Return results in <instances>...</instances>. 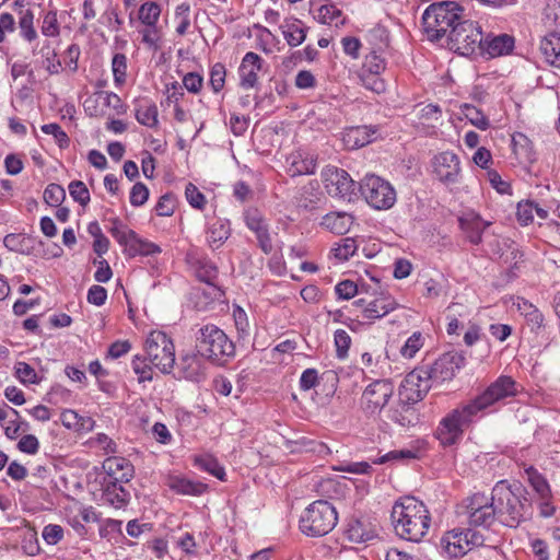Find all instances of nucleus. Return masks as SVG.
Returning a JSON list of instances; mask_svg holds the SVG:
<instances>
[{
	"instance_id": "obj_11",
	"label": "nucleus",
	"mask_w": 560,
	"mask_h": 560,
	"mask_svg": "<svg viewBox=\"0 0 560 560\" xmlns=\"http://www.w3.org/2000/svg\"><path fill=\"white\" fill-rule=\"evenodd\" d=\"M516 394L517 385L515 381L510 376L502 375L491 383L481 395L470 401L469 405L478 413L495 402L513 397Z\"/></svg>"
},
{
	"instance_id": "obj_31",
	"label": "nucleus",
	"mask_w": 560,
	"mask_h": 560,
	"mask_svg": "<svg viewBox=\"0 0 560 560\" xmlns=\"http://www.w3.org/2000/svg\"><path fill=\"white\" fill-rule=\"evenodd\" d=\"M167 486L180 494L199 495L207 490V485L194 482L178 476H171L167 480Z\"/></svg>"
},
{
	"instance_id": "obj_27",
	"label": "nucleus",
	"mask_w": 560,
	"mask_h": 560,
	"mask_svg": "<svg viewBox=\"0 0 560 560\" xmlns=\"http://www.w3.org/2000/svg\"><path fill=\"white\" fill-rule=\"evenodd\" d=\"M540 51L546 61L560 69V34L550 33L540 40Z\"/></svg>"
},
{
	"instance_id": "obj_15",
	"label": "nucleus",
	"mask_w": 560,
	"mask_h": 560,
	"mask_svg": "<svg viewBox=\"0 0 560 560\" xmlns=\"http://www.w3.org/2000/svg\"><path fill=\"white\" fill-rule=\"evenodd\" d=\"M323 179L327 192L332 197L350 201L357 196L355 182L345 170L327 167L323 172Z\"/></svg>"
},
{
	"instance_id": "obj_6",
	"label": "nucleus",
	"mask_w": 560,
	"mask_h": 560,
	"mask_svg": "<svg viewBox=\"0 0 560 560\" xmlns=\"http://www.w3.org/2000/svg\"><path fill=\"white\" fill-rule=\"evenodd\" d=\"M476 415L469 404L452 410L440 421L435 431L436 439L443 446L456 444L462 439L464 427L467 425Z\"/></svg>"
},
{
	"instance_id": "obj_58",
	"label": "nucleus",
	"mask_w": 560,
	"mask_h": 560,
	"mask_svg": "<svg viewBox=\"0 0 560 560\" xmlns=\"http://www.w3.org/2000/svg\"><path fill=\"white\" fill-rule=\"evenodd\" d=\"M185 196L189 205L196 209H202L206 203L205 196L191 183L186 186Z\"/></svg>"
},
{
	"instance_id": "obj_14",
	"label": "nucleus",
	"mask_w": 560,
	"mask_h": 560,
	"mask_svg": "<svg viewBox=\"0 0 560 560\" xmlns=\"http://www.w3.org/2000/svg\"><path fill=\"white\" fill-rule=\"evenodd\" d=\"M394 394V385L387 380L371 383L361 397V406L365 413L376 415L387 405Z\"/></svg>"
},
{
	"instance_id": "obj_17",
	"label": "nucleus",
	"mask_w": 560,
	"mask_h": 560,
	"mask_svg": "<svg viewBox=\"0 0 560 560\" xmlns=\"http://www.w3.org/2000/svg\"><path fill=\"white\" fill-rule=\"evenodd\" d=\"M361 311L362 317L365 319H380L398 307L396 300L386 294H380L371 301L359 299L352 304Z\"/></svg>"
},
{
	"instance_id": "obj_8",
	"label": "nucleus",
	"mask_w": 560,
	"mask_h": 560,
	"mask_svg": "<svg viewBox=\"0 0 560 560\" xmlns=\"http://www.w3.org/2000/svg\"><path fill=\"white\" fill-rule=\"evenodd\" d=\"M483 536L470 528L465 530L453 529L446 532L441 538V549L450 558H459L483 544Z\"/></svg>"
},
{
	"instance_id": "obj_29",
	"label": "nucleus",
	"mask_w": 560,
	"mask_h": 560,
	"mask_svg": "<svg viewBox=\"0 0 560 560\" xmlns=\"http://www.w3.org/2000/svg\"><path fill=\"white\" fill-rule=\"evenodd\" d=\"M179 372L186 380L199 382L203 376V365L196 354H186L180 358Z\"/></svg>"
},
{
	"instance_id": "obj_53",
	"label": "nucleus",
	"mask_w": 560,
	"mask_h": 560,
	"mask_svg": "<svg viewBox=\"0 0 560 560\" xmlns=\"http://www.w3.org/2000/svg\"><path fill=\"white\" fill-rule=\"evenodd\" d=\"M109 231L112 235L116 238V241L125 247L133 233L132 230L128 229L117 219L113 220V226Z\"/></svg>"
},
{
	"instance_id": "obj_63",
	"label": "nucleus",
	"mask_w": 560,
	"mask_h": 560,
	"mask_svg": "<svg viewBox=\"0 0 560 560\" xmlns=\"http://www.w3.org/2000/svg\"><path fill=\"white\" fill-rule=\"evenodd\" d=\"M335 291L340 299L350 300L358 293V287L351 280H343L336 285Z\"/></svg>"
},
{
	"instance_id": "obj_1",
	"label": "nucleus",
	"mask_w": 560,
	"mask_h": 560,
	"mask_svg": "<svg viewBox=\"0 0 560 560\" xmlns=\"http://www.w3.org/2000/svg\"><path fill=\"white\" fill-rule=\"evenodd\" d=\"M392 521L400 538L420 541L429 530L431 517L423 502L413 497H404L394 504Z\"/></svg>"
},
{
	"instance_id": "obj_61",
	"label": "nucleus",
	"mask_w": 560,
	"mask_h": 560,
	"mask_svg": "<svg viewBox=\"0 0 560 560\" xmlns=\"http://www.w3.org/2000/svg\"><path fill=\"white\" fill-rule=\"evenodd\" d=\"M141 35H142V43L147 45L148 48L152 49V50H158L159 48V40H160V35H159V32L154 26H147L145 28H143L142 31H140Z\"/></svg>"
},
{
	"instance_id": "obj_12",
	"label": "nucleus",
	"mask_w": 560,
	"mask_h": 560,
	"mask_svg": "<svg viewBox=\"0 0 560 560\" xmlns=\"http://www.w3.org/2000/svg\"><path fill=\"white\" fill-rule=\"evenodd\" d=\"M432 381V374L427 368L416 369L406 375L399 395L408 404L418 402L430 390Z\"/></svg>"
},
{
	"instance_id": "obj_4",
	"label": "nucleus",
	"mask_w": 560,
	"mask_h": 560,
	"mask_svg": "<svg viewBox=\"0 0 560 560\" xmlns=\"http://www.w3.org/2000/svg\"><path fill=\"white\" fill-rule=\"evenodd\" d=\"M335 508L325 500H317L308 505L300 518V529L307 536H324L337 524Z\"/></svg>"
},
{
	"instance_id": "obj_24",
	"label": "nucleus",
	"mask_w": 560,
	"mask_h": 560,
	"mask_svg": "<svg viewBox=\"0 0 560 560\" xmlns=\"http://www.w3.org/2000/svg\"><path fill=\"white\" fill-rule=\"evenodd\" d=\"M353 224V217L347 212H330L323 217L320 225L335 234H346Z\"/></svg>"
},
{
	"instance_id": "obj_45",
	"label": "nucleus",
	"mask_w": 560,
	"mask_h": 560,
	"mask_svg": "<svg viewBox=\"0 0 560 560\" xmlns=\"http://www.w3.org/2000/svg\"><path fill=\"white\" fill-rule=\"evenodd\" d=\"M334 341L336 346L337 357L339 359L347 358L351 345L350 335L343 329H338L335 331Z\"/></svg>"
},
{
	"instance_id": "obj_13",
	"label": "nucleus",
	"mask_w": 560,
	"mask_h": 560,
	"mask_svg": "<svg viewBox=\"0 0 560 560\" xmlns=\"http://www.w3.org/2000/svg\"><path fill=\"white\" fill-rule=\"evenodd\" d=\"M466 516L470 526H491L497 516L490 497L485 493H475L467 499L465 505Z\"/></svg>"
},
{
	"instance_id": "obj_41",
	"label": "nucleus",
	"mask_w": 560,
	"mask_h": 560,
	"mask_svg": "<svg viewBox=\"0 0 560 560\" xmlns=\"http://www.w3.org/2000/svg\"><path fill=\"white\" fill-rule=\"evenodd\" d=\"M423 347V337L419 331L413 332L400 349L404 358L411 359Z\"/></svg>"
},
{
	"instance_id": "obj_5",
	"label": "nucleus",
	"mask_w": 560,
	"mask_h": 560,
	"mask_svg": "<svg viewBox=\"0 0 560 560\" xmlns=\"http://www.w3.org/2000/svg\"><path fill=\"white\" fill-rule=\"evenodd\" d=\"M199 332L196 345L199 355L212 362H219L223 358L234 354L233 342L217 326L207 325Z\"/></svg>"
},
{
	"instance_id": "obj_37",
	"label": "nucleus",
	"mask_w": 560,
	"mask_h": 560,
	"mask_svg": "<svg viewBox=\"0 0 560 560\" xmlns=\"http://www.w3.org/2000/svg\"><path fill=\"white\" fill-rule=\"evenodd\" d=\"M137 120L147 127L154 128L158 126V108L154 104L140 105L136 109Z\"/></svg>"
},
{
	"instance_id": "obj_35",
	"label": "nucleus",
	"mask_w": 560,
	"mask_h": 560,
	"mask_svg": "<svg viewBox=\"0 0 560 560\" xmlns=\"http://www.w3.org/2000/svg\"><path fill=\"white\" fill-rule=\"evenodd\" d=\"M460 223L462 228L466 231L469 241L474 244L481 242L482 232L490 224L479 217L474 218L471 221L462 220Z\"/></svg>"
},
{
	"instance_id": "obj_9",
	"label": "nucleus",
	"mask_w": 560,
	"mask_h": 560,
	"mask_svg": "<svg viewBox=\"0 0 560 560\" xmlns=\"http://www.w3.org/2000/svg\"><path fill=\"white\" fill-rule=\"evenodd\" d=\"M452 48L460 55L468 56L477 48L482 47V32L477 23L465 20L459 21L447 37Z\"/></svg>"
},
{
	"instance_id": "obj_38",
	"label": "nucleus",
	"mask_w": 560,
	"mask_h": 560,
	"mask_svg": "<svg viewBox=\"0 0 560 560\" xmlns=\"http://www.w3.org/2000/svg\"><path fill=\"white\" fill-rule=\"evenodd\" d=\"M195 463L200 469L213 475L218 479H220V480L224 479V476H225L224 468L222 466H220V464L218 463V460L214 457H212L210 455H203L200 457H196Z\"/></svg>"
},
{
	"instance_id": "obj_28",
	"label": "nucleus",
	"mask_w": 560,
	"mask_h": 560,
	"mask_svg": "<svg viewBox=\"0 0 560 560\" xmlns=\"http://www.w3.org/2000/svg\"><path fill=\"white\" fill-rule=\"evenodd\" d=\"M280 30L288 45L291 47L300 46L306 38V28L302 22L296 19L285 20Z\"/></svg>"
},
{
	"instance_id": "obj_62",
	"label": "nucleus",
	"mask_w": 560,
	"mask_h": 560,
	"mask_svg": "<svg viewBox=\"0 0 560 560\" xmlns=\"http://www.w3.org/2000/svg\"><path fill=\"white\" fill-rule=\"evenodd\" d=\"M42 536L47 544L56 545L63 537V529L59 525L49 524L44 527Z\"/></svg>"
},
{
	"instance_id": "obj_51",
	"label": "nucleus",
	"mask_w": 560,
	"mask_h": 560,
	"mask_svg": "<svg viewBox=\"0 0 560 560\" xmlns=\"http://www.w3.org/2000/svg\"><path fill=\"white\" fill-rule=\"evenodd\" d=\"M226 70L222 63H215L210 71V84L212 90L218 93L220 92L225 83Z\"/></svg>"
},
{
	"instance_id": "obj_43",
	"label": "nucleus",
	"mask_w": 560,
	"mask_h": 560,
	"mask_svg": "<svg viewBox=\"0 0 560 560\" xmlns=\"http://www.w3.org/2000/svg\"><path fill=\"white\" fill-rule=\"evenodd\" d=\"M65 198L66 191L58 184H49L44 191V200L51 207H59Z\"/></svg>"
},
{
	"instance_id": "obj_30",
	"label": "nucleus",
	"mask_w": 560,
	"mask_h": 560,
	"mask_svg": "<svg viewBox=\"0 0 560 560\" xmlns=\"http://www.w3.org/2000/svg\"><path fill=\"white\" fill-rule=\"evenodd\" d=\"M513 47L514 38L510 35L503 34L482 43L481 49L485 50L490 57L494 58L508 55L513 49Z\"/></svg>"
},
{
	"instance_id": "obj_10",
	"label": "nucleus",
	"mask_w": 560,
	"mask_h": 560,
	"mask_svg": "<svg viewBox=\"0 0 560 560\" xmlns=\"http://www.w3.org/2000/svg\"><path fill=\"white\" fill-rule=\"evenodd\" d=\"M360 189L365 200L375 209H389L396 201L392 185L376 175H366Z\"/></svg>"
},
{
	"instance_id": "obj_64",
	"label": "nucleus",
	"mask_w": 560,
	"mask_h": 560,
	"mask_svg": "<svg viewBox=\"0 0 560 560\" xmlns=\"http://www.w3.org/2000/svg\"><path fill=\"white\" fill-rule=\"evenodd\" d=\"M132 369H133L135 373L138 375V381L139 382H144V381H151L152 380L151 368L145 364V362L143 360H141L140 358L136 357L132 360Z\"/></svg>"
},
{
	"instance_id": "obj_40",
	"label": "nucleus",
	"mask_w": 560,
	"mask_h": 560,
	"mask_svg": "<svg viewBox=\"0 0 560 560\" xmlns=\"http://www.w3.org/2000/svg\"><path fill=\"white\" fill-rule=\"evenodd\" d=\"M19 27L21 30L22 36L27 42H33L36 39L37 33L34 28V14L31 10H26L22 13L19 21Z\"/></svg>"
},
{
	"instance_id": "obj_19",
	"label": "nucleus",
	"mask_w": 560,
	"mask_h": 560,
	"mask_svg": "<svg viewBox=\"0 0 560 560\" xmlns=\"http://www.w3.org/2000/svg\"><path fill=\"white\" fill-rule=\"evenodd\" d=\"M103 469L114 480L128 482L133 476V466L125 457L110 456L103 463Z\"/></svg>"
},
{
	"instance_id": "obj_20",
	"label": "nucleus",
	"mask_w": 560,
	"mask_h": 560,
	"mask_svg": "<svg viewBox=\"0 0 560 560\" xmlns=\"http://www.w3.org/2000/svg\"><path fill=\"white\" fill-rule=\"evenodd\" d=\"M260 69L261 58L255 52H247L240 67L241 85L246 89L253 88L257 83Z\"/></svg>"
},
{
	"instance_id": "obj_47",
	"label": "nucleus",
	"mask_w": 560,
	"mask_h": 560,
	"mask_svg": "<svg viewBox=\"0 0 560 560\" xmlns=\"http://www.w3.org/2000/svg\"><path fill=\"white\" fill-rule=\"evenodd\" d=\"M418 458V452L412 450H394L380 457L375 464H384L390 460H410Z\"/></svg>"
},
{
	"instance_id": "obj_32",
	"label": "nucleus",
	"mask_w": 560,
	"mask_h": 560,
	"mask_svg": "<svg viewBox=\"0 0 560 560\" xmlns=\"http://www.w3.org/2000/svg\"><path fill=\"white\" fill-rule=\"evenodd\" d=\"M126 252L129 256L137 255H151L155 253H160L161 249L158 245L140 238L136 232L133 231L132 236L129 238L126 245Z\"/></svg>"
},
{
	"instance_id": "obj_34",
	"label": "nucleus",
	"mask_w": 560,
	"mask_h": 560,
	"mask_svg": "<svg viewBox=\"0 0 560 560\" xmlns=\"http://www.w3.org/2000/svg\"><path fill=\"white\" fill-rule=\"evenodd\" d=\"M318 22L327 25L339 26L345 23L341 11L334 4H323L317 10Z\"/></svg>"
},
{
	"instance_id": "obj_3",
	"label": "nucleus",
	"mask_w": 560,
	"mask_h": 560,
	"mask_svg": "<svg viewBox=\"0 0 560 560\" xmlns=\"http://www.w3.org/2000/svg\"><path fill=\"white\" fill-rule=\"evenodd\" d=\"M464 18V8L455 1H441L430 4L423 15L422 24L430 40L450 36Z\"/></svg>"
},
{
	"instance_id": "obj_42",
	"label": "nucleus",
	"mask_w": 560,
	"mask_h": 560,
	"mask_svg": "<svg viewBox=\"0 0 560 560\" xmlns=\"http://www.w3.org/2000/svg\"><path fill=\"white\" fill-rule=\"evenodd\" d=\"M358 245L354 238L346 237L334 248L335 257L339 260H348L355 254Z\"/></svg>"
},
{
	"instance_id": "obj_50",
	"label": "nucleus",
	"mask_w": 560,
	"mask_h": 560,
	"mask_svg": "<svg viewBox=\"0 0 560 560\" xmlns=\"http://www.w3.org/2000/svg\"><path fill=\"white\" fill-rule=\"evenodd\" d=\"M534 209H536V203L533 201L518 202L516 211L518 222L524 225L532 223L534 221Z\"/></svg>"
},
{
	"instance_id": "obj_49",
	"label": "nucleus",
	"mask_w": 560,
	"mask_h": 560,
	"mask_svg": "<svg viewBox=\"0 0 560 560\" xmlns=\"http://www.w3.org/2000/svg\"><path fill=\"white\" fill-rule=\"evenodd\" d=\"M359 77L365 89L377 94L385 91V82L380 78V74L360 72Z\"/></svg>"
},
{
	"instance_id": "obj_22",
	"label": "nucleus",
	"mask_w": 560,
	"mask_h": 560,
	"mask_svg": "<svg viewBox=\"0 0 560 560\" xmlns=\"http://www.w3.org/2000/svg\"><path fill=\"white\" fill-rule=\"evenodd\" d=\"M247 226L256 233L261 249L268 254L272 249L271 240L262 217L255 210L246 213Z\"/></svg>"
},
{
	"instance_id": "obj_26",
	"label": "nucleus",
	"mask_w": 560,
	"mask_h": 560,
	"mask_svg": "<svg viewBox=\"0 0 560 560\" xmlns=\"http://www.w3.org/2000/svg\"><path fill=\"white\" fill-rule=\"evenodd\" d=\"M231 230L228 221L217 219L210 223L206 231V240L212 250L220 248L230 237Z\"/></svg>"
},
{
	"instance_id": "obj_7",
	"label": "nucleus",
	"mask_w": 560,
	"mask_h": 560,
	"mask_svg": "<svg viewBox=\"0 0 560 560\" xmlns=\"http://www.w3.org/2000/svg\"><path fill=\"white\" fill-rule=\"evenodd\" d=\"M144 350L148 360L162 373H170L175 363V348L171 338L163 331L154 330L145 339Z\"/></svg>"
},
{
	"instance_id": "obj_33",
	"label": "nucleus",
	"mask_w": 560,
	"mask_h": 560,
	"mask_svg": "<svg viewBox=\"0 0 560 560\" xmlns=\"http://www.w3.org/2000/svg\"><path fill=\"white\" fill-rule=\"evenodd\" d=\"M525 475L540 500L551 499V490L547 480L533 466L525 468Z\"/></svg>"
},
{
	"instance_id": "obj_52",
	"label": "nucleus",
	"mask_w": 560,
	"mask_h": 560,
	"mask_svg": "<svg viewBox=\"0 0 560 560\" xmlns=\"http://www.w3.org/2000/svg\"><path fill=\"white\" fill-rule=\"evenodd\" d=\"M114 79L117 84H122L126 80L127 59L122 54H116L112 61Z\"/></svg>"
},
{
	"instance_id": "obj_36",
	"label": "nucleus",
	"mask_w": 560,
	"mask_h": 560,
	"mask_svg": "<svg viewBox=\"0 0 560 560\" xmlns=\"http://www.w3.org/2000/svg\"><path fill=\"white\" fill-rule=\"evenodd\" d=\"M462 113L469 120V122L478 129L487 130L489 128V119L477 107L470 104H464L462 106Z\"/></svg>"
},
{
	"instance_id": "obj_55",
	"label": "nucleus",
	"mask_w": 560,
	"mask_h": 560,
	"mask_svg": "<svg viewBox=\"0 0 560 560\" xmlns=\"http://www.w3.org/2000/svg\"><path fill=\"white\" fill-rule=\"evenodd\" d=\"M385 69V62L376 54L372 52L365 57L361 72L380 74Z\"/></svg>"
},
{
	"instance_id": "obj_16",
	"label": "nucleus",
	"mask_w": 560,
	"mask_h": 560,
	"mask_svg": "<svg viewBox=\"0 0 560 560\" xmlns=\"http://www.w3.org/2000/svg\"><path fill=\"white\" fill-rule=\"evenodd\" d=\"M432 167L442 184L451 186L458 183L462 168L459 158L455 153L446 151L435 155Z\"/></svg>"
},
{
	"instance_id": "obj_23",
	"label": "nucleus",
	"mask_w": 560,
	"mask_h": 560,
	"mask_svg": "<svg viewBox=\"0 0 560 560\" xmlns=\"http://www.w3.org/2000/svg\"><path fill=\"white\" fill-rule=\"evenodd\" d=\"M345 534L354 544L365 542L376 535L374 526L365 520L350 521Z\"/></svg>"
},
{
	"instance_id": "obj_59",
	"label": "nucleus",
	"mask_w": 560,
	"mask_h": 560,
	"mask_svg": "<svg viewBox=\"0 0 560 560\" xmlns=\"http://www.w3.org/2000/svg\"><path fill=\"white\" fill-rule=\"evenodd\" d=\"M42 33L45 36H57L59 34V25L57 20V13L49 11L45 14L42 25Z\"/></svg>"
},
{
	"instance_id": "obj_56",
	"label": "nucleus",
	"mask_w": 560,
	"mask_h": 560,
	"mask_svg": "<svg viewBox=\"0 0 560 560\" xmlns=\"http://www.w3.org/2000/svg\"><path fill=\"white\" fill-rule=\"evenodd\" d=\"M392 419L399 423L401 427H409L415 423L417 416L411 407L404 405L400 412H398V410L394 411Z\"/></svg>"
},
{
	"instance_id": "obj_21",
	"label": "nucleus",
	"mask_w": 560,
	"mask_h": 560,
	"mask_svg": "<svg viewBox=\"0 0 560 560\" xmlns=\"http://www.w3.org/2000/svg\"><path fill=\"white\" fill-rule=\"evenodd\" d=\"M374 133L366 126L350 127L342 132L341 140L346 149L355 150L369 144Z\"/></svg>"
},
{
	"instance_id": "obj_39",
	"label": "nucleus",
	"mask_w": 560,
	"mask_h": 560,
	"mask_svg": "<svg viewBox=\"0 0 560 560\" xmlns=\"http://www.w3.org/2000/svg\"><path fill=\"white\" fill-rule=\"evenodd\" d=\"M161 8L156 2H144L139 9V20L147 26H154L160 18Z\"/></svg>"
},
{
	"instance_id": "obj_46",
	"label": "nucleus",
	"mask_w": 560,
	"mask_h": 560,
	"mask_svg": "<svg viewBox=\"0 0 560 560\" xmlns=\"http://www.w3.org/2000/svg\"><path fill=\"white\" fill-rule=\"evenodd\" d=\"M70 196L81 206H86L90 201V192L86 185L81 180H74L69 184Z\"/></svg>"
},
{
	"instance_id": "obj_18",
	"label": "nucleus",
	"mask_w": 560,
	"mask_h": 560,
	"mask_svg": "<svg viewBox=\"0 0 560 560\" xmlns=\"http://www.w3.org/2000/svg\"><path fill=\"white\" fill-rule=\"evenodd\" d=\"M464 363L465 357L462 353L447 352L442 354L428 370L435 382H444L452 380Z\"/></svg>"
},
{
	"instance_id": "obj_48",
	"label": "nucleus",
	"mask_w": 560,
	"mask_h": 560,
	"mask_svg": "<svg viewBox=\"0 0 560 560\" xmlns=\"http://www.w3.org/2000/svg\"><path fill=\"white\" fill-rule=\"evenodd\" d=\"M16 377L24 384H37V373L35 370L25 362H18L15 364Z\"/></svg>"
},
{
	"instance_id": "obj_60",
	"label": "nucleus",
	"mask_w": 560,
	"mask_h": 560,
	"mask_svg": "<svg viewBox=\"0 0 560 560\" xmlns=\"http://www.w3.org/2000/svg\"><path fill=\"white\" fill-rule=\"evenodd\" d=\"M149 198V189L142 183H136L130 191V203L135 207L142 206Z\"/></svg>"
},
{
	"instance_id": "obj_57",
	"label": "nucleus",
	"mask_w": 560,
	"mask_h": 560,
	"mask_svg": "<svg viewBox=\"0 0 560 560\" xmlns=\"http://www.w3.org/2000/svg\"><path fill=\"white\" fill-rule=\"evenodd\" d=\"M90 444L103 450L105 454H114L117 452L116 443L104 433H98L95 438H92Z\"/></svg>"
},
{
	"instance_id": "obj_2",
	"label": "nucleus",
	"mask_w": 560,
	"mask_h": 560,
	"mask_svg": "<svg viewBox=\"0 0 560 560\" xmlns=\"http://www.w3.org/2000/svg\"><path fill=\"white\" fill-rule=\"evenodd\" d=\"M523 492L520 482L509 483L506 480L497 482L492 488L490 499L502 524L516 527L525 518L526 498H523Z\"/></svg>"
},
{
	"instance_id": "obj_44",
	"label": "nucleus",
	"mask_w": 560,
	"mask_h": 560,
	"mask_svg": "<svg viewBox=\"0 0 560 560\" xmlns=\"http://www.w3.org/2000/svg\"><path fill=\"white\" fill-rule=\"evenodd\" d=\"M515 305L517 306V310L530 322L538 325L542 322V314L538 311L536 306H534L525 299L517 298Z\"/></svg>"
},
{
	"instance_id": "obj_54",
	"label": "nucleus",
	"mask_w": 560,
	"mask_h": 560,
	"mask_svg": "<svg viewBox=\"0 0 560 560\" xmlns=\"http://www.w3.org/2000/svg\"><path fill=\"white\" fill-rule=\"evenodd\" d=\"M196 276L200 281H203L208 284H213L218 277V269L212 264L200 262L196 269Z\"/></svg>"
},
{
	"instance_id": "obj_25",
	"label": "nucleus",
	"mask_w": 560,
	"mask_h": 560,
	"mask_svg": "<svg viewBox=\"0 0 560 560\" xmlns=\"http://www.w3.org/2000/svg\"><path fill=\"white\" fill-rule=\"evenodd\" d=\"M288 172L291 176L313 174L316 168V160L308 153L301 151L293 152L289 158Z\"/></svg>"
}]
</instances>
